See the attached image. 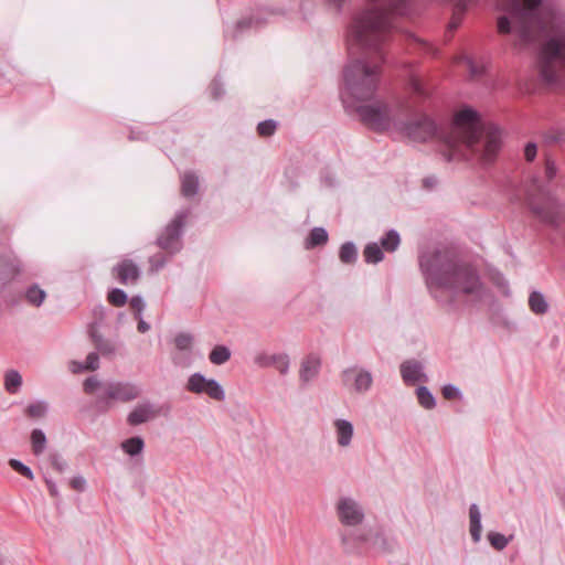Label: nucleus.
<instances>
[{
    "label": "nucleus",
    "instance_id": "nucleus-5",
    "mask_svg": "<svg viewBox=\"0 0 565 565\" xmlns=\"http://www.w3.org/2000/svg\"><path fill=\"white\" fill-rule=\"evenodd\" d=\"M525 4L519 0H513L507 15L498 20V30L500 33H510L514 30L522 44H531L552 34L547 21L541 17L536 8L542 0H524Z\"/></svg>",
    "mask_w": 565,
    "mask_h": 565
},
{
    "label": "nucleus",
    "instance_id": "nucleus-46",
    "mask_svg": "<svg viewBox=\"0 0 565 565\" xmlns=\"http://www.w3.org/2000/svg\"><path fill=\"white\" fill-rule=\"evenodd\" d=\"M167 262H168L167 257L162 254H156V255L151 256L149 258L150 271H152V273L159 271L161 268L164 267Z\"/></svg>",
    "mask_w": 565,
    "mask_h": 565
},
{
    "label": "nucleus",
    "instance_id": "nucleus-32",
    "mask_svg": "<svg viewBox=\"0 0 565 565\" xmlns=\"http://www.w3.org/2000/svg\"><path fill=\"white\" fill-rule=\"evenodd\" d=\"M22 385V376L15 370H10L4 375V387L10 394L19 392Z\"/></svg>",
    "mask_w": 565,
    "mask_h": 565
},
{
    "label": "nucleus",
    "instance_id": "nucleus-56",
    "mask_svg": "<svg viewBox=\"0 0 565 565\" xmlns=\"http://www.w3.org/2000/svg\"><path fill=\"white\" fill-rule=\"evenodd\" d=\"M172 362L174 365H178V366H183V367H186L190 365V360L189 358H183L182 355L180 354H174L172 356Z\"/></svg>",
    "mask_w": 565,
    "mask_h": 565
},
{
    "label": "nucleus",
    "instance_id": "nucleus-31",
    "mask_svg": "<svg viewBox=\"0 0 565 565\" xmlns=\"http://www.w3.org/2000/svg\"><path fill=\"white\" fill-rule=\"evenodd\" d=\"M231 350L225 345H216L210 352L209 359L214 365H222L231 359Z\"/></svg>",
    "mask_w": 565,
    "mask_h": 565
},
{
    "label": "nucleus",
    "instance_id": "nucleus-10",
    "mask_svg": "<svg viewBox=\"0 0 565 565\" xmlns=\"http://www.w3.org/2000/svg\"><path fill=\"white\" fill-rule=\"evenodd\" d=\"M340 381L348 392L365 394L373 385V375L360 365H351L341 371Z\"/></svg>",
    "mask_w": 565,
    "mask_h": 565
},
{
    "label": "nucleus",
    "instance_id": "nucleus-25",
    "mask_svg": "<svg viewBox=\"0 0 565 565\" xmlns=\"http://www.w3.org/2000/svg\"><path fill=\"white\" fill-rule=\"evenodd\" d=\"M452 8V17L448 24L450 30H456L461 23V19L468 8L467 0H448Z\"/></svg>",
    "mask_w": 565,
    "mask_h": 565
},
{
    "label": "nucleus",
    "instance_id": "nucleus-7",
    "mask_svg": "<svg viewBox=\"0 0 565 565\" xmlns=\"http://www.w3.org/2000/svg\"><path fill=\"white\" fill-rule=\"evenodd\" d=\"M141 387L132 382L108 381L103 384V392L96 395V407L100 413H107L115 402L129 403L138 398Z\"/></svg>",
    "mask_w": 565,
    "mask_h": 565
},
{
    "label": "nucleus",
    "instance_id": "nucleus-17",
    "mask_svg": "<svg viewBox=\"0 0 565 565\" xmlns=\"http://www.w3.org/2000/svg\"><path fill=\"white\" fill-rule=\"evenodd\" d=\"M114 275L120 284H136L140 278V268L131 259H124L113 268Z\"/></svg>",
    "mask_w": 565,
    "mask_h": 565
},
{
    "label": "nucleus",
    "instance_id": "nucleus-52",
    "mask_svg": "<svg viewBox=\"0 0 565 565\" xmlns=\"http://www.w3.org/2000/svg\"><path fill=\"white\" fill-rule=\"evenodd\" d=\"M211 93L215 99H217L224 95V89L222 87V83L217 78H215L211 84Z\"/></svg>",
    "mask_w": 565,
    "mask_h": 565
},
{
    "label": "nucleus",
    "instance_id": "nucleus-47",
    "mask_svg": "<svg viewBox=\"0 0 565 565\" xmlns=\"http://www.w3.org/2000/svg\"><path fill=\"white\" fill-rule=\"evenodd\" d=\"M129 305L135 310V318H140L146 308V302L140 295L131 297Z\"/></svg>",
    "mask_w": 565,
    "mask_h": 565
},
{
    "label": "nucleus",
    "instance_id": "nucleus-58",
    "mask_svg": "<svg viewBox=\"0 0 565 565\" xmlns=\"http://www.w3.org/2000/svg\"><path fill=\"white\" fill-rule=\"evenodd\" d=\"M136 319L138 320L137 329L139 332L146 333L147 331L150 330V324L142 319V316H140V318H136Z\"/></svg>",
    "mask_w": 565,
    "mask_h": 565
},
{
    "label": "nucleus",
    "instance_id": "nucleus-1",
    "mask_svg": "<svg viewBox=\"0 0 565 565\" xmlns=\"http://www.w3.org/2000/svg\"><path fill=\"white\" fill-rule=\"evenodd\" d=\"M411 0H382L359 12L349 29L348 50L360 54L343 70V102L369 100L375 95L382 65L386 61V46L394 29V15H408Z\"/></svg>",
    "mask_w": 565,
    "mask_h": 565
},
{
    "label": "nucleus",
    "instance_id": "nucleus-2",
    "mask_svg": "<svg viewBox=\"0 0 565 565\" xmlns=\"http://www.w3.org/2000/svg\"><path fill=\"white\" fill-rule=\"evenodd\" d=\"M418 265L430 296L449 311L476 306L490 298L478 270L459 263L446 247H428L419 253Z\"/></svg>",
    "mask_w": 565,
    "mask_h": 565
},
{
    "label": "nucleus",
    "instance_id": "nucleus-15",
    "mask_svg": "<svg viewBox=\"0 0 565 565\" xmlns=\"http://www.w3.org/2000/svg\"><path fill=\"white\" fill-rule=\"evenodd\" d=\"M159 416V408L149 401L138 403L127 415V423L130 426H138L156 419Z\"/></svg>",
    "mask_w": 565,
    "mask_h": 565
},
{
    "label": "nucleus",
    "instance_id": "nucleus-48",
    "mask_svg": "<svg viewBox=\"0 0 565 565\" xmlns=\"http://www.w3.org/2000/svg\"><path fill=\"white\" fill-rule=\"evenodd\" d=\"M459 61L467 65L471 77L480 76L483 73V68L475 65L469 56L462 55Z\"/></svg>",
    "mask_w": 565,
    "mask_h": 565
},
{
    "label": "nucleus",
    "instance_id": "nucleus-42",
    "mask_svg": "<svg viewBox=\"0 0 565 565\" xmlns=\"http://www.w3.org/2000/svg\"><path fill=\"white\" fill-rule=\"evenodd\" d=\"M47 412V404L43 401L36 402L34 404H30L26 408V413L30 417L41 418Z\"/></svg>",
    "mask_w": 565,
    "mask_h": 565
},
{
    "label": "nucleus",
    "instance_id": "nucleus-57",
    "mask_svg": "<svg viewBox=\"0 0 565 565\" xmlns=\"http://www.w3.org/2000/svg\"><path fill=\"white\" fill-rule=\"evenodd\" d=\"M71 371L73 373H81V372H84V371H88L86 367H85V363L83 362H78V361H72L71 362V366H70Z\"/></svg>",
    "mask_w": 565,
    "mask_h": 565
},
{
    "label": "nucleus",
    "instance_id": "nucleus-14",
    "mask_svg": "<svg viewBox=\"0 0 565 565\" xmlns=\"http://www.w3.org/2000/svg\"><path fill=\"white\" fill-rule=\"evenodd\" d=\"M322 366V360L317 353L307 354L300 362L299 365V381L302 385H308L315 381Z\"/></svg>",
    "mask_w": 565,
    "mask_h": 565
},
{
    "label": "nucleus",
    "instance_id": "nucleus-12",
    "mask_svg": "<svg viewBox=\"0 0 565 565\" xmlns=\"http://www.w3.org/2000/svg\"><path fill=\"white\" fill-rule=\"evenodd\" d=\"M185 388L194 394H206L217 402H223L226 397L223 386L216 380L207 379L199 372L189 376Z\"/></svg>",
    "mask_w": 565,
    "mask_h": 565
},
{
    "label": "nucleus",
    "instance_id": "nucleus-3",
    "mask_svg": "<svg viewBox=\"0 0 565 565\" xmlns=\"http://www.w3.org/2000/svg\"><path fill=\"white\" fill-rule=\"evenodd\" d=\"M447 161L468 159L470 151L483 163L491 162L501 147V131L494 125H481L478 113L465 108L457 113L454 126L440 136Z\"/></svg>",
    "mask_w": 565,
    "mask_h": 565
},
{
    "label": "nucleus",
    "instance_id": "nucleus-35",
    "mask_svg": "<svg viewBox=\"0 0 565 565\" xmlns=\"http://www.w3.org/2000/svg\"><path fill=\"white\" fill-rule=\"evenodd\" d=\"M416 396L418 399V403L422 407L425 409H433L436 406V399L433 395V393L428 390L426 386H419L416 390Z\"/></svg>",
    "mask_w": 565,
    "mask_h": 565
},
{
    "label": "nucleus",
    "instance_id": "nucleus-11",
    "mask_svg": "<svg viewBox=\"0 0 565 565\" xmlns=\"http://www.w3.org/2000/svg\"><path fill=\"white\" fill-rule=\"evenodd\" d=\"M338 520L343 526L356 527L364 521L365 513L362 504L351 497H341L335 503Z\"/></svg>",
    "mask_w": 565,
    "mask_h": 565
},
{
    "label": "nucleus",
    "instance_id": "nucleus-53",
    "mask_svg": "<svg viewBox=\"0 0 565 565\" xmlns=\"http://www.w3.org/2000/svg\"><path fill=\"white\" fill-rule=\"evenodd\" d=\"M71 486L73 489L77 490V491H84L85 489V486H86V481L83 477H74L72 480H71Z\"/></svg>",
    "mask_w": 565,
    "mask_h": 565
},
{
    "label": "nucleus",
    "instance_id": "nucleus-50",
    "mask_svg": "<svg viewBox=\"0 0 565 565\" xmlns=\"http://www.w3.org/2000/svg\"><path fill=\"white\" fill-rule=\"evenodd\" d=\"M85 367L88 371H96L99 367V356L97 352H90L85 360Z\"/></svg>",
    "mask_w": 565,
    "mask_h": 565
},
{
    "label": "nucleus",
    "instance_id": "nucleus-34",
    "mask_svg": "<svg viewBox=\"0 0 565 565\" xmlns=\"http://www.w3.org/2000/svg\"><path fill=\"white\" fill-rule=\"evenodd\" d=\"M145 447L141 437H131L121 443V449L129 456L139 455Z\"/></svg>",
    "mask_w": 565,
    "mask_h": 565
},
{
    "label": "nucleus",
    "instance_id": "nucleus-27",
    "mask_svg": "<svg viewBox=\"0 0 565 565\" xmlns=\"http://www.w3.org/2000/svg\"><path fill=\"white\" fill-rule=\"evenodd\" d=\"M328 242V233L323 227H315L311 230L308 238L306 239L305 247L307 249L324 245Z\"/></svg>",
    "mask_w": 565,
    "mask_h": 565
},
{
    "label": "nucleus",
    "instance_id": "nucleus-37",
    "mask_svg": "<svg viewBox=\"0 0 565 565\" xmlns=\"http://www.w3.org/2000/svg\"><path fill=\"white\" fill-rule=\"evenodd\" d=\"M487 537H488L490 545L494 550L503 551L509 545V543L512 541L513 535L505 536L499 532H489Z\"/></svg>",
    "mask_w": 565,
    "mask_h": 565
},
{
    "label": "nucleus",
    "instance_id": "nucleus-60",
    "mask_svg": "<svg viewBox=\"0 0 565 565\" xmlns=\"http://www.w3.org/2000/svg\"><path fill=\"white\" fill-rule=\"evenodd\" d=\"M46 484H47V488H49V491L51 493L52 497H57L58 495V491H57V487L54 482H52L51 480H46Z\"/></svg>",
    "mask_w": 565,
    "mask_h": 565
},
{
    "label": "nucleus",
    "instance_id": "nucleus-19",
    "mask_svg": "<svg viewBox=\"0 0 565 565\" xmlns=\"http://www.w3.org/2000/svg\"><path fill=\"white\" fill-rule=\"evenodd\" d=\"M335 441L340 448H349L354 437L353 424L344 418H335L332 423Z\"/></svg>",
    "mask_w": 565,
    "mask_h": 565
},
{
    "label": "nucleus",
    "instance_id": "nucleus-44",
    "mask_svg": "<svg viewBox=\"0 0 565 565\" xmlns=\"http://www.w3.org/2000/svg\"><path fill=\"white\" fill-rule=\"evenodd\" d=\"M276 128H277V122L273 119H267V120L260 121L257 125V132L262 137H268V136L274 135V132L276 131Z\"/></svg>",
    "mask_w": 565,
    "mask_h": 565
},
{
    "label": "nucleus",
    "instance_id": "nucleus-24",
    "mask_svg": "<svg viewBox=\"0 0 565 565\" xmlns=\"http://www.w3.org/2000/svg\"><path fill=\"white\" fill-rule=\"evenodd\" d=\"M409 88L414 98L426 99L430 96L431 88L428 87L425 81L419 75H412L409 79Z\"/></svg>",
    "mask_w": 565,
    "mask_h": 565
},
{
    "label": "nucleus",
    "instance_id": "nucleus-6",
    "mask_svg": "<svg viewBox=\"0 0 565 565\" xmlns=\"http://www.w3.org/2000/svg\"><path fill=\"white\" fill-rule=\"evenodd\" d=\"M539 193L529 192L531 211L546 225L558 227L565 220L563 204L547 190L537 189Z\"/></svg>",
    "mask_w": 565,
    "mask_h": 565
},
{
    "label": "nucleus",
    "instance_id": "nucleus-20",
    "mask_svg": "<svg viewBox=\"0 0 565 565\" xmlns=\"http://www.w3.org/2000/svg\"><path fill=\"white\" fill-rule=\"evenodd\" d=\"M20 273V264L15 258L0 259V290Z\"/></svg>",
    "mask_w": 565,
    "mask_h": 565
},
{
    "label": "nucleus",
    "instance_id": "nucleus-62",
    "mask_svg": "<svg viewBox=\"0 0 565 565\" xmlns=\"http://www.w3.org/2000/svg\"><path fill=\"white\" fill-rule=\"evenodd\" d=\"M425 47H427L428 50H433L431 46L429 44H427L426 42H420Z\"/></svg>",
    "mask_w": 565,
    "mask_h": 565
},
{
    "label": "nucleus",
    "instance_id": "nucleus-33",
    "mask_svg": "<svg viewBox=\"0 0 565 565\" xmlns=\"http://www.w3.org/2000/svg\"><path fill=\"white\" fill-rule=\"evenodd\" d=\"M339 258L344 264H354L358 259V249L354 243L345 242L341 245Z\"/></svg>",
    "mask_w": 565,
    "mask_h": 565
},
{
    "label": "nucleus",
    "instance_id": "nucleus-41",
    "mask_svg": "<svg viewBox=\"0 0 565 565\" xmlns=\"http://www.w3.org/2000/svg\"><path fill=\"white\" fill-rule=\"evenodd\" d=\"M108 301L115 307H122L127 302V294L119 288H114L108 294Z\"/></svg>",
    "mask_w": 565,
    "mask_h": 565
},
{
    "label": "nucleus",
    "instance_id": "nucleus-51",
    "mask_svg": "<svg viewBox=\"0 0 565 565\" xmlns=\"http://www.w3.org/2000/svg\"><path fill=\"white\" fill-rule=\"evenodd\" d=\"M537 146L535 142H527L524 147V157L526 161H533L536 157Z\"/></svg>",
    "mask_w": 565,
    "mask_h": 565
},
{
    "label": "nucleus",
    "instance_id": "nucleus-16",
    "mask_svg": "<svg viewBox=\"0 0 565 565\" xmlns=\"http://www.w3.org/2000/svg\"><path fill=\"white\" fill-rule=\"evenodd\" d=\"M254 363L259 367L274 366L281 375L288 374L290 367V359L287 353L267 354L260 352L255 355Z\"/></svg>",
    "mask_w": 565,
    "mask_h": 565
},
{
    "label": "nucleus",
    "instance_id": "nucleus-8",
    "mask_svg": "<svg viewBox=\"0 0 565 565\" xmlns=\"http://www.w3.org/2000/svg\"><path fill=\"white\" fill-rule=\"evenodd\" d=\"M539 60L542 78L548 84L555 83L558 78L557 63H565L563 42L556 38L548 39L540 51Z\"/></svg>",
    "mask_w": 565,
    "mask_h": 565
},
{
    "label": "nucleus",
    "instance_id": "nucleus-61",
    "mask_svg": "<svg viewBox=\"0 0 565 565\" xmlns=\"http://www.w3.org/2000/svg\"><path fill=\"white\" fill-rule=\"evenodd\" d=\"M435 183H436V180L434 178L424 179V185L426 188H431Z\"/></svg>",
    "mask_w": 565,
    "mask_h": 565
},
{
    "label": "nucleus",
    "instance_id": "nucleus-49",
    "mask_svg": "<svg viewBox=\"0 0 565 565\" xmlns=\"http://www.w3.org/2000/svg\"><path fill=\"white\" fill-rule=\"evenodd\" d=\"M441 393L446 399H455L461 397V392L458 386L447 384L443 387Z\"/></svg>",
    "mask_w": 565,
    "mask_h": 565
},
{
    "label": "nucleus",
    "instance_id": "nucleus-29",
    "mask_svg": "<svg viewBox=\"0 0 565 565\" xmlns=\"http://www.w3.org/2000/svg\"><path fill=\"white\" fill-rule=\"evenodd\" d=\"M364 259L367 264H377L383 260L384 254L379 243H369L363 250Z\"/></svg>",
    "mask_w": 565,
    "mask_h": 565
},
{
    "label": "nucleus",
    "instance_id": "nucleus-36",
    "mask_svg": "<svg viewBox=\"0 0 565 565\" xmlns=\"http://www.w3.org/2000/svg\"><path fill=\"white\" fill-rule=\"evenodd\" d=\"M25 298L29 303L40 307L46 298V292L38 285H33L26 289Z\"/></svg>",
    "mask_w": 565,
    "mask_h": 565
},
{
    "label": "nucleus",
    "instance_id": "nucleus-18",
    "mask_svg": "<svg viewBox=\"0 0 565 565\" xmlns=\"http://www.w3.org/2000/svg\"><path fill=\"white\" fill-rule=\"evenodd\" d=\"M401 375L407 385H414L417 382H427L428 377L424 373V366L419 361L408 360L401 364Z\"/></svg>",
    "mask_w": 565,
    "mask_h": 565
},
{
    "label": "nucleus",
    "instance_id": "nucleus-40",
    "mask_svg": "<svg viewBox=\"0 0 565 565\" xmlns=\"http://www.w3.org/2000/svg\"><path fill=\"white\" fill-rule=\"evenodd\" d=\"M259 21L254 18H243L235 24V28L233 32L231 33V36L233 39H236L241 33H243L244 30L250 29L255 25H258Z\"/></svg>",
    "mask_w": 565,
    "mask_h": 565
},
{
    "label": "nucleus",
    "instance_id": "nucleus-43",
    "mask_svg": "<svg viewBox=\"0 0 565 565\" xmlns=\"http://www.w3.org/2000/svg\"><path fill=\"white\" fill-rule=\"evenodd\" d=\"M9 466L14 471H17L18 473H20L23 477L28 478L29 480H33L34 479V475H33L32 470L26 465H24L22 461H20L18 459H10L9 460Z\"/></svg>",
    "mask_w": 565,
    "mask_h": 565
},
{
    "label": "nucleus",
    "instance_id": "nucleus-23",
    "mask_svg": "<svg viewBox=\"0 0 565 565\" xmlns=\"http://www.w3.org/2000/svg\"><path fill=\"white\" fill-rule=\"evenodd\" d=\"M199 190V178L193 172H185L181 177V193L184 198H193Z\"/></svg>",
    "mask_w": 565,
    "mask_h": 565
},
{
    "label": "nucleus",
    "instance_id": "nucleus-22",
    "mask_svg": "<svg viewBox=\"0 0 565 565\" xmlns=\"http://www.w3.org/2000/svg\"><path fill=\"white\" fill-rule=\"evenodd\" d=\"M527 302L530 310L534 315L542 316L547 313L550 310V305L541 291L533 290L529 296Z\"/></svg>",
    "mask_w": 565,
    "mask_h": 565
},
{
    "label": "nucleus",
    "instance_id": "nucleus-39",
    "mask_svg": "<svg viewBox=\"0 0 565 565\" xmlns=\"http://www.w3.org/2000/svg\"><path fill=\"white\" fill-rule=\"evenodd\" d=\"M193 337L190 333L181 332L175 335L174 344L179 351L190 353L192 350Z\"/></svg>",
    "mask_w": 565,
    "mask_h": 565
},
{
    "label": "nucleus",
    "instance_id": "nucleus-13",
    "mask_svg": "<svg viewBox=\"0 0 565 565\" xmlns=\"http://www.w3.org/2000/svg\"><path fill=\"white\" fill-rule=\"evenodd\" d=\"M374 526L354 527L341 533V542L348 551L354 552L361 547L370 546Z\"/></svg>",
    "mask_w": 565,
    "mask_h": 565
},
{
    "label": "nucleus",
    "instance_id": "nucleus-21",
    "mask_svg": "<svg viewBox=\"0 0 565 565\" xmlns=\"http://www.w3.org/2000/svg\"><path fill=\"white\" fill-rule=\"evenodd\" d=\"M469 532L473 543H479L481 541V511L477 503H472L469 507Z\"/></svg>",
    "mask_w": 565,
    "mask_h": 565
},
{
    "label": "nucleus",
    "instance_id": "nucleus-28",
    "mask_svg": "<svg viewBox=\"0 0 565 565\" xmlns=\"http://www.w3.org/2000/svg\"><path fill=\"white\" fill-rule=\"evenodd\" d=\"M371 547L383 553L392 552V546L390 545L383 530L379 526H374Z\"/></svg>",
    "mask_w": 565,
    "mask_h": 565
},
{
    "label": "nucleus",
    "instance_id": "nucleus-4",
    "mask_svg": "<svg viewBox=\"0 0 565 565\" xmlns=\"http://www.w3.org/2000/svg\"><path fill=\"white\" fill-rule=\"evenodd\" d=\"M416 103L360 105L356 111L361 120L374 130L392 129L413 142H426L438 136L437 126L428 116L417 111Z\"/></svg>",
    "mask_w": 565,
    "mask_h": 565
},
{
    "label": "nucleus",
    "instance_id": "nucleus-30",
    "mask_svg": "<svg viewBox=\"0 0 565 565\" xmlns=\"http://www.w3.org/2000/svg\"><path fill=\"white\" fill-rule=\"evenodd\" d=\"M401 244L399 234L395 230H390L383 237H381L379 245L382 249L393 253Z\"/></svg>",
    "mask_w": 565,
    "mask_h": 565
},
{
    "label": "nucleus",
    "instance_id": "nucleus-9",
    "mask_svg": "<svg viewBox=\"0 0 565 565\" xmlns=\"http://www.w3.org/2000/svg\"><path fill=\"white\" fill-rule=\"evenodd\" d=\"M188 216L189 211L178 212L157 237L156 244L170 255L177 254L182 248V232Z\"/></svg>",
    "mask_w": 565,
    "mask_h": 565
},
{
    "label": "nucleus",
    "instance_id": "nucleus-54",
    "mask_svg": "<svg viewBox=\"0 0 565 565\" xmlns=\"http://www.w3.org/2000/svg\"><path fill=\"white\" fill-rule=\"evenodd\" d=\"M545 141L553 143V142H559L563 140V134L559 131H551L544 136Z\"/></svg>",
    "mask_w": 565,
    "mask_h": 565
},
{
    "label": "nucleus",
    "instance_id": "nucleus-26",
    "mask_svg": "<svg viewBox=\"0 0 565 565\" xmlns=\"http://www.w3.org/2000/svg\"><path fill=\"white\" fill-rule=\"evenodd\" d=\"M95 348L99 354L105 358H113L117 352V345L109 339H104L102 335L93 334Z\"/></svg>",
    "mask_w": 565,
    "mask_h": 565
},
{
    "label": "nucleus",
    "instance_id": "nucleus-45",
    "mask_svg": "<svg viewBox=\"0 0 565 565\" xmlns=\"http://www.w3.org/2000/svg\"><path fill=\"white\" fill-rule=\"evenodd\" d=\"M103 384H105V382H100L97 376H89L84 381L83 387L87 394H93L98 390L100 393L103 392Z\"/></svg>",
    "mask_w": 565,
    "mask_h": 565
},
{
    "label": "nucleus",
    "instance_id": "nucleus-38",
    "mask_svg": "<svg viewBox=\"0 0 565 565\" xmlns=\"http://www.w3.org/2000/svg\"><path fill=\"white\" fill-rule=\"evenodd\" d=\"M32 449L35 455L44 451L46 445V437L41 429H34L31 434Z\"/></svg>",
    "mask_w": 565,
    "mask_h": 565
},
{
    "label": "nucleus",
    "instance_id": "nucleus-59",
    "mask_svg": "<svg viewBox=\"0 0 565 565\" xmlns=\"http://www.w3.org/2000/svg\"><path fill=\"white\" fill-rule=\"evenodd\" d=\"M52 465L58 470L63 471L66 467V463L62 461L57 456H54L52 459Z\"/></svg>",
    "mask_w": 565,
    "mask_h": 565
},
{
    "label": "nucleus",
    "instance_id": "nucleus-55",
    "mask_svg": "<svg viewBox=\"0 0 565 565\" xmlns=\"http://www.w3.org/2000/svg\"><path fill=\"white\" fill-rule=\"evenodd\" d=\"M545 175L548 180H552L556 175L555 163L551 160H546L545 163Z\"/></svg>",
    "mask_w": 565,
    "mask_h": 565
}]
</instances>
